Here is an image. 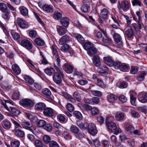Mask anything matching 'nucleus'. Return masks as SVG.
Returning a JSON list of instances; mask_svg holds the SVG:
<instances>
[{
    "label": "nucleus",
    "mask_w": 147,
    "mask_h": 147,
    "mask_svg": "<svg viewBox=\"0 0 147 147\" xmlns=\"http://www.w3.org/2000/svg\"><path fill=\"white\" fill-rule=\"evenodd\" d=\"M76 124L82 130L86 129L87 128L88 123L86 122L83 123L81 121L78 120L76 121Z\"/></svg>",
    "instance_id": "nucleus-19"
},
{
    "label": "nucleus",
    "mask_w": 147,
    "mask_h": 147,
    "mask_svg": "<svg viewBox=\"0 0 147 147\" xmlns=\"http://www.w3.org/2000/svg\"><path fill=\"white\" fill-rule=\"evenodd\" d=\"M103 61L105 63L110 66H113L114 61L111 57L108 56L103 58Z\"/></svg>",
    "instance_id": "nucleus-12"
},
{
    "label": "nucleus",
    "mask_w": 147,
    "mask_h": 147,
    "mask_svg": "<svg viewBox=\"0 0 147 147\" xmlns=\"http://www.w3.org/2000/svg\"><path fill=\"white\" fill-rule=\"evenodd\" d=\"M61 134H62V135L66 139H69L70 138L69 134L66 131H63V132L62 133H61Z\"/></svg>",
    "instance_id": "nucleus-60"
},
{
    "label": "nucleus",
    "mask_w": 147,
    "mask_h": 147,
    "mask_svg": "<svg viewBox=\"0 0 147 147\" xmlns=\"http://www.w3.org/2000/svg\"><path fill=\"white\" fill-rule=\"evenodd\" d=\"M108 101L110 103L114 102L117 98V96L113 94H110L107 96Z\"/></svg>",
    "instance_id": "nucleus-30"
},
{
    "label": "nucleus",
    "mask_w": 147,
    "mask_h": 147,
    "mask_svg": "<svg viewBox=\"0 0 147 147\" xmlns=\"http://www.w3.org/2000/svg\"><path fill=\"white\" fill-rule=\"evenodd\" d=\"M129 65L123 63L120 65L119 69L121 71L126 72L129 71Z\"/></svg>",
    "instance_id": "nucleus-26"
},
{
    "label": "nucleus",
    "mask_w": 147,
    "mask_h": 147,
    "mask_svg": "<svg viewBox=\"0 0 147 147\" xmlns=\"http://www.w3.org/2000/svg\"><path fill=\"white\" fill-rule=\"evenodd\" d=\"M64 69L66 73L68 74L71 73L73 70V67L67 63H65L64 65Z\"/></svg>",
    "instance_id": "nucleus-25"
},
{
    "label": "nucleus",
    "mask_w": 147,
    "mask_h": 147,
    "mask_svg": "<svg viewBox=\"0 0 147 147\" xmlns=\"http://www.w3.org/2000/svg\"><path fill=\"white\" fill-rule=\"evenodd\" d=\"M62 17V13H61L54 12L53 15V18L56 20H59Z\"/></svg>",
    "instance_id": "nucleus-47"
},
{
    "label": "nucleus",
    "mask_w": 147,
    "mask_h": 147,
    "mask_svg": "<svg viewBox=\"0 0 147 147\" xmlns=\"http://www.w3.org/2000/svg\"><path fill=\"white\" fill-rule=\"evenodd\" d=\"M100 16L104 19H107L108 16V12L106 9H103L100 13Z\"/></svg>",
    "instance_id": "nucleus-28"
},
{
    "label": "nucleus",
    "mask_w": 147,
    "mask_h": 147,
    "mask_svg": "<svg viewBox=\"0 0 147 147\" xmlns=\"http://www.w3.org/2000/svg\"><path fill=\"white\" fill-rule=\"evenodd\" d=\"M21 124L23 128L29 130L32 133L34 134V131L31 128L32 126V125L31 123L26 121H24L22 122Z\"/></svg>",
    "instance_id": "nucleus-10"
},
{
    "label": "nucleus",
    "mask_w": 147,
    "mask_h": 147,
    "mask_svg": "<svg viewBox=\"0 0 147 147\" xmlns=\"http://www.w3.org/2000/svg\"><path fill=\"white\" fill-rule=\"evenodd\" d=\"M73 35L74 37L76 38L80 43L83 42L84 40V38L80 34H78L74 33Z\"/></svg>",
    "instance_id": "nucleus-37"
},
{
    "label": "nucleus",
    "mask_w": 147,
    "mask_h": 147,
    "mask_svg": "<svg viewBox=\"0 0 147 147\" xmlns=\"http://www.w3.org/2000/svg\"><path fill=\"white\" fill-rule=\"evenodd\" d=\"M99 113V111L98 109L96 107H93L91 110V114L92 115H96Z\"/></svg>",
    "instance_id": "nucleus-62"
},
{
    "label": "nucleus",
    "mask_w": 147,
    "mask_h": 147,
    "mask_svg": "<svg viewBox=\"0 0 147 147\" xmlns=\"http://www.w3.org/2000/svg\"><path fill=\"white\" fill-rule=\"evenodd\" d=\"M53 109L51 108H45L43 110V113L46 116L52 117L53 116Z\"/></svg>",
    "instance_id": "nucleus-13"
},
{
    "label": "nucleus",
    "mask_w": 147,
    "mask_h": 147,
    "mask_svg": "<svg viewBox=\"0 0 147 147\" xmlns=\"http://www.w3.org/2000/svg\"><path fill=\"white\" fill-rule=\"evenodd\" d=\"M45 73L49 76L54 75L56 72L55 69L52 67H48L45 70Z\"/></svg>",
    "instance_id": "nucleus-24"
},
{
    "label": "nucleus",
    "mask_w": 147,
    "mask_h": 147,
    "mask_svg": "<svg viewBox=\"0 0 147 147\" xmlns=\"http://www.w3.org/2000/svg\"><path fill=\"white\" fill-rule=\"evenodd\" d=\"M42 92L45 95L49 96L51 94V92L49 89L45 88L43 89L42 91Z\"/></svg>",
    "instance_id": "nucleus-48"
},
{
    "label": "nucleus",
    "mask_w": 147,
    "mask_h": 147,
    "mask_svg": "<svg viewBox=\"0 0 147 147\" xmlns=\"http://www.w3.org/2000/svg\"><path fill=\"white\" fill-rule=\"evenodd\" d=\"M99 99L98 97H94L91 99L87 98L86 99V102L91 105L96 104L98 103Z\"/></svg>",
    "instance_id": "nucleus-17"
},
{
    "label": "nucleus",
    "mask_w": 147,
    "mask_h": 147,
    "mask_svg": "<svg viewBox=\"0 0 147 147\" xmlns=\"http://www.w3.org/2000/svg\"><path fill=\"white\" fill-rule=\"evenodd\" d=\"M21 14L23 16H26L28 15V9L24 6H21L19 7Z\"/></svg>",
    "instance_id": "nucleus-31"
},
{
    "label": "nucleus",
    "mask_w": 147,
    "mask_h": 147,
    "mask_svg": "<svg viewBox=\"0 0 147 147\" xmlns=\"http://www.w3.org/2000/svg\"><path fill=\"white\" fill-rule=\"evenodd\" d=\"M122 8L124 11H125L128 9L129 7L128 2L127 1H123L121 3Z\"/></svg>",
    "instance_id": "nucleus-36"
},
{
    "label": "nucleus",
    "mask_w": 147,
    "mask_h": 147,
    "mask_svg": "<svg viewBox=\"0 0 147 147\" xmlns=\"http://www.w3.org/2000/svg\"><path fill=\"white\" fill-rule=\"evenodd\" d=\"M20 143L18 141H15L11 142V146L12 147H19Z\"/></svg>",
    "instance_id": "nucleus-63"
},
{
    "label": "nucleus",
    "mask_w": 147,
    "mask_h": 147,
    "mask_svg": "<svg viewBox=\"0 0 147 147\" xmlns=\"http://www.w3.org/2000/svg\"><path fill=\"white\" fill-rule=\"evenodd\" d=\"M54 67L56 70V72L53 75V81L57 84H60L62 82V78L64 75L63 73L60 69V64L58 65L54 63Z\"/></svg>",
    "instance_id": "nucleus-1"
},
{
    "label": "nucleus",
    "mask_w": 147,
    "mask_h": 147,
    "mask_svg": "<svg viewBox=\"0 0 147 147\" xmlns=\"http://www.w3.org/2000/svg\"><path fill=\"white\" fill-rule=\"evenodd\" d=\"M17 22L19 27L22 28H27L28 27L27 22L22 18H18L17 19Z\"/></svg>",
    "instance_id": "nucleus-8"
},
{
    "label": "nucleus",
    "mask_w": 147,
    "mask_h": 147,
    "mask_svg": "<svg viewBox=\"0 0 147 147\" xmlns=\"http://www.w3.org/2000/svg\"><path fill=\"white\" fill-rule=\"evenodd\" d=\"M19 103L21 105L25 107H31L34 106L32 101L29 99H22L20 101Z\"/></svg>",
    "instance_id": "nucleus-5"
},
{
    "label": "nucleus",
    "mask_w": 147,
    "mask_h": 147,
    "mask_svg": "<svg viewBox=\"0 0 147 147\" xmlns=\"http://www.w3.org/2000/svg\"><path fill=\"white\" fill-rule=\"evenodd\" d=\"M45 105L43 102H39L35 106L36 109L39 110H42L44 109L46 107Z\"/></svg>",
    "instance_id": "nucleus-34"
},
{
    "label": "nucleus",
    "mask_w": 147,
    "mask_h": 147,
    "mask_svg": "<svg viewBox=\"0 0 147 147\" xmlns=\"http://www.w3.org/2000/svg\"><path fill=\"white\" fill-rule=\"evenodd\" d=\"M93 64L96 67H99L101 65L100 57L98 55L94 56L92 59Z\"/></svg>",
    "instance_id": "nucleus-15"
},
{
    "label": "nucleus",
    "mask_w": 147,
    "mask_h": 147,
    "mask_svg": "<svg viewBox=\"0 0 147 147\" xmlns=\"http://www.w3.org/2000/svg\"><path fill=\"white\" fill-rule=\"evenodd\" d=\"M34 41L37 45L39 46H43L45 44L44 41L43 40L41 39L40 38H36L35 39Z\"/></svg>",
    "instance_id": "nucleus-44"
},
{
    "label": "nucleus",
    "mask_w": 147,
    "mask_h": 147,
    "mask_svg": "<svg viewBox=\"0 0 147 147\" xmlns=\"http://www.w3.org/2000/svg\"><path fill=\"white\" fill-rule=\"evenodd\" d=\"M34 144L36 147H46L45 144L39 140H35Z\"/></svg>",
    "instance_id": "nucleus-40"
},
{
    "label": "nucleus",
    "mask_w": 147,
    "mask_h": 147,
    "mask_svg": "<svg viewBox=\"0 0 147 147\" xmlns=\"http://www.w3.org/2000/svg\"><path fill=\"white\" fill-rule=\"evenodd\" d=\"M74 114L76 117L79 119H81L82 118V116L80 112L78 111H75L73 112Z\"/></svg>",
    "instance_id": "nucleus-56"
},
{
    "label": "nucleus",
    "mask_w": 147,
    "mask_h": 147,
    "mask_svg": "<svg viewBox=\"0 0 147 147\" xmlns=\"http://www.w3.org/2000/svg\"><path fill=\"white\" fill-rule=\"evenodd\" d=\"M132 3L133 6L137 5L140 7L141 5V3L139 0H133Z\"/></svg>",
    "instance_id": "nucleus-59"
},
{
    "label": "nucleus",
    "mask_w": 147,
    "mask_h": 147,
    "mask_svg": "<svg viewBox=\"0 0 147 147\" xmlns=\"http://www.w3.org/2000/svg\"><path fill=\"white\" fill-rule=\"evenodd\" d=\"M125 130L127 132L132 133L134 130V127L130 124L126 123L124 125Z\"/></svg>",
    "instance_id": "nucleus-22"
},
{
    "label": "nucleus",
    "mask_w": 147,
    "mask_h": 147,
    "mask_svg": "<svg viewBox=\"0 0 147 147\" xmlns=\"http://www.w3.org/2000/svg\"><path fill=\"white\" fill-rule=\"evenodd\" d=\"M52 52L54 55V58L56 61L55 64L59 65L60 64L61 59L59 54V51L57 47L55 45H53L51 47Z\"/></svg>",
    "instance_id": "nucleus-4"
},
{
    "label": "nucleus",
    "mask_w": 147,
    "mask_h": 147,
    "mask_svg": "<svg viewBox=\"0 0 147 147\" xmlns=\"http://www.w3.org/2000/svg\"><path fill=\"white\" fill-rule=\"evenodd\" d=\"M138 99L139 101L142 103H145L147 102V93L141 92L138 95Z\"/></svg>",
    "instance_id": "nucleus-9"
},
{
    "label": "nucleus",
    "mask_w": 147,
    "mask_h": 147,
    "mask_svg": "<svg viewBox=\"0 0 147 147\" xmlns=\"http://www.w3.org/2000/svg\"><path fill=\"white\" fill-rule=\"evenodd\" d=\"M124 118V113H117L115 115V118L117 120L121 121L123 120Z\"/></svg>",
    "instance_id": "nucleus-33"
},
{
    "label": "nucleus",
    "mask_w": 147,
    "mask_h": 147,
    "mask_svg": "<svg viewBox=\"0 0 147 147\" xmlns=\"http://www.w3.org/2000/svg\"><path fill=\"white\" fill-rule=\"evenodd\" d=\"M12 69L13 72L17 74H19L21 73L20 69L18 65L16 64L12 65Z\"/></svg>",
    "instance_id": "nucleus-27"
},
{
    "label": "nucleus",
    "mask_w": 147,
    "mask_h": 147,
    "mask_svg": "<svg viewBox=\"0 0 147 147\" xmlns=\"http://www.w3.org/2000/svg\"><path fill=\"white\" fill-rule=\"evenodd\" d=\"M126 34L129 38H131L134 36L133 31L131 28L127 29L125 32Z\"/></svg>",
    "instance_id": "nucleus-46"
},
{
    "label": "nucleus",
    "mask_w": 147,
    "mask_h": 147,
    "mask_svg": "<svg viewBox=\"0 0 147 147\" xmlns=\"http://www.w3.org/2000/svg\"><path fill=\"white\" fill-rule=\"evenodd\" d=\"M67 109L69 112H72L74 110V106L71 103H68L66 105Z\"/></svg>",
    "instance_id": "nucleus-52"
},
{
    "label": "nucleus",
    "mask_w": 147,
    "mask_h": 147,
    "mask_svg": "<svg viewBox=\"0 0 147 147\" xmlns=\"http://www.w3.org/2000/svg\"><path fill=\"white\" fill-rule=\"evenodd\" d=\"M70 130L75 135L78 133L80 130L79 128L76 126L74 125H72L71 126Z\"/></svg>",
    "instance_id": "nucleus-45"
},
{
    "label": "nucleus",
    "mask_w": 147,
    "mask_h": 147,
    "mask_svg": "<svg viewBox=\"0 0 147 147\" xmlns=\"http://www.w3.org/2000/svg\"><path fill=\"white\" fill-rule=\"evenodd\" d=\"M94 87V86L92 85H91L90 86V91L92 94L95 96H101L102 95V92L100 91L95 90Z\"/></svg>",
    "instance_id": "nucleus-16"
},
{
    "label": "nucleus",
    "mask_w": 147,
    "mask_h": 147,
    "mask_svg": "<svg viewBox=\"0 0 147 147\" xmlns=\"http://www.w3.org/2000/svg\"><path fill=\"white\" fill-rule=\"evenodd\" d=\"M61 47L62 51L65 52H68L70 49V47L67 44L64 43Z\"/></svg>",
    "instance_id": "nucleus-41"
},
{
    "label": "nucleus",
    "mask_w": 147,
    "mask_h": 147,
    "mask_svg": "<svg viewBox=\"0 0 147 147\" xmlns=\"http://www.w3.org/2000/svg\"><path fill=\"white\" fill-rule=\"evenodd\" d=\"M88 54L90 56L96 54L97 52V51L96 48L93 47L87 51Z\"/></svg>",
    "instance_id": "nucleus-43"
},
{
    "label": "nucleus",
    "mask_w": 147,
    "mask_h": 147,
    "mask_svg": "<svg viewBox=\"0 0 147 147\" xmlns=\"http://www.w3.org/2000/svg\"><path fill=\"white\" fill-rule=\"evenodd\" d=\"M89 134L92 135H95L97 132L95 125L92 123L88 124L87 128Z\"/></svg>",
    "instance_id": "nucleus-6"
},
{
    "label": "nucleus",
    "mask_w": 147,
    "mask_h": 147,
    "mask_svg": "<svg viewBox=\"0 0 147 147\" xmlns=\"http://www.w3.org/2000/svg\"><path fill=\"white\" fill-rule=\"evenodd\" d=\"M53 125L54 127L58 129V130L56 131V134L58 135H60L61 133L63 132V127L56 122L53 123Z\"/></svg>",
    "instance_id": "nucleus-14"
},
{
    "label": "nucleus",
    "mask_w": 147,
    "mask_h": 147,
    "mask_svg": "<svg viewBox=\"0 0 147 147\" xmlns=\"http://www.w3.org/2000/svg\"><path fill=\"white\" fill-rule=\"evenodd\" d=\"M27 62L30 65L31 67L34 70H35L39 74H41V71L38 69H36L35 66V65L33 63L32 61L30 59H28L27 60Z\"/></svg>",
    "instance_id": "nucleus-35"
},
{
    "label": "nucleus",
    "mask_w": 147,
    "mask_h": 147,
    "mask_svg": "<svg viewBox=\"0 0 147 147\" xmlns=\"http://www.w3.org/2000/svg\"><path fill=\"white\" fill-rule=\"evenodd\" d=\"M113 37L116 43L118 44L119 46H121L122 45V42L121 41V38L120 35L118 34H116Z\"/></svg>",
    "instance_id": "nucleus-32"
},
{
    "label": "nucleus",
    "mask_w": 147,
    "mask_h": 147,
    "mask_svg": "<svg viewBox=\"0 0 147 147\" xmlns=\"http://www.w3.org/2000/svg\"><path fill=\"white\" fill-rule=\"evenodd\" d=\"M3 17L4 19L8 20L9 19V10H7L5 11H3Z\"/></svg>",
    "instance_id": "nucleus-55"
},
{
    "label": "nucleus",
    "mask_w": 147,
    "mask_h": 147,
    "mask_svg": "<svg viewBox=\"0 0 147 147\" xmlns=\"http://www.w3.org/2000/svg\"><path fill=\"white\" fill-rule=\"evenodd\" d=\"M40 56L42 57V60L41 61L39 62V63L40 64H47L48 63V62L46 58L45 57L44 55L41 51L40 52Z\"/></svg>",
    "instance_id": "nucleus-42"
},
{
    "label": "nucleus",
    "mask_w": 147,
    "mask_h": 147,
    "mask_svg": "<svg viewBox=\"0 0 147 147\" xmlns=\"http://www.w3.org/2000/svg\"><path fill=\"white\" fill-rule=\"evenodd\" d=\"M138 109L139 111L141 112L145 113L147 111V106H144L142 107H138Z\"/></svg>",
    "instance_id": "nucleus-64"
},
{
    "label": "nucleus",
    "mask_w": 147,
    "mask_h": 147,
    "mask_svg": "<svg viewBox=\"0 0 147 147\" xmlns=\"http://www.w3.org/2000/svg\"><path fill=\"white\" fill-rule=\"evenodd\" d=\"M5 102H2V105L4 108L8 111H11L13 114L16 116H17L21 112L18 109L12 107L13 105V102L9 100H5Z\"/></svg>",
    "instance_id": "nucleus-2"
},
{
    "label": "nucleus",
    "mask_w": 147,
    "mask_h": 147,
    "mask_svg": "<svg viewBox=\"0 0 147 147\" xmlns=\"http://www.w3.org/2000/svg\"><path fill=\"white\" fill-rule=\"evenodd\" d=\"M0 9L2 11L8 10L6 5L3 3H0Z\"/></svg>",
    "instance_id": "nucleus-61"
},
{
    "label": "nucleus",
    "mask_w": 147,
    "mask_h": 147,
    "mask_svg": "<svg viewBox=\"0 0 147 147\" xmlns=\"http://www.w3.org/2000/svg\"><path fill=\"white\" fill-rule=\"evenodd\" d=\"M43 9L44 11L48 13H52L53 11V9L51 5H45L43 6Z\"/></svg>",
    "instance_id": "nucleus-29"
},
{
    "label": "nucleus",
    "mask_w": 147,
    "mask_h": 147,
    "mask_svg": "<svg viewBox=\"0 0 147 147\" xmlns=\"http://www.w3.org/2000/svg\"><path fill=\"white\" fill-rule=\"evenodd\" d=\"M56 28L58 33L60 35H63L67 32V30L61 26L57 25L56 26Z\"/></svg>",
    "instance_id": "nucleus-18"
},
{
    "label": "nucleus",
    "mask_w": 147,
    "mask_h": 147,
    "mask_svg": "<svg viewBox=\"0 0 147 147\" xmlns=\"http://www.w3.org/2000/svg\"><path fill=\"white\" fill-rule=\"evenodd\" d=\"M93 47L94 46L93 44L90 42H87L85 43L83 45L84 48L85 49L87 50V51Z\"/></svg>",
    "instance_id": "nucleus-39"
},
{
    "label": "nucleus",
    "mask_w": 147,
    "mask_h": 147,
    "mask_svg": "<svg viewBox=\"0 0 147 147\" xmlns=\"http://www.w3.org/2000/svg\"><path fill=\"white\" fill-rule=\"evenodd\" d=\"M15 134L17 137L20 138H23L24 136L25 133L24 131L16 128Z\"/></svg>",
    "instance_id": "nucleus-23"
},
{
    "label": "nucleus",
    "mask_w": 147,
    "mask_h": 147,
    "mask_svg": "<svg viewBox=\"0 0 147 147\" xmlns=\"http://www.w3.org/2000/svg\"><path fill=\"white\" fill-rule=\"evenodd\" d=\"M43 140L44 142L46 144H49L51 141L50 137L47 135H45L43 137Z\"/></svg>",
    "instance_id": "nucleus-58"
},
{
    "label": "nucleus",
    "mask_w": 147,
    "mask_h": 147,
    "mask_svg": "<svg viewBox=\"0 0 147 147\" xmlns=\"http://www.w3.org/2000/svg\"><path fill=\"white\" fill-rule=\"evenodd\" d=\"M46 124V122L45 121L41 119L38 121L37 125L38 127H44Z\"/></svg>",
    "instance_id": "nucleus-50"
},
{
    "label": "nucleus",
    "mask_w": 147,
    "mask_h": 147,
    "mask_svg": "<svg viewBox=\"0 0 147 147\" xmlns=\"http://www.w3.org/2000/svg\"><path fill=\"white\" fill-rule=\"evenodd\" d=\"M21 45L28 50H30L32 48V44L28 40H22L21 42Z\"/></svg>",
    "instance_id": "nucleus-7"
},
{
    "label": "nucleus",
    "mask_w": 147,
    "mask_h": 147,
    "mask_svg": "<svg viewBox=\"0 0 147 147\" xmlns=\"http://www.w3.org/2000/svg\"><path fill=\"white\" fill-rule=\"evenodd\" d=\"M1 124L3 127L6 129L10 128L11 126L10 122L9 120L7 119L2 121Z\"/></svg>",
    "instance_id": "nucleus-20"
},
{
    "label": "nucleus",
    "mask_w": 147,
    "mask_h": 147,
    "mask_svg": "<svg viewBox=\"0 0 147 147\" xmlns=\"http://www.w3.org/2000/svg\"><path fill=\"white\" fill-rule=\"evenodd\" d=\"M146 74V72L144 71L140 73V74L138 76L137 80L138 81L143 80L144 78V76Z\"/></svg>",
    "instance_id": "nucleus-38"
},
{
    "label": "nucleus",
    "mask_w": 147,
    "mask_h": 147,
    "mask_svg": "<svg viewBox=\"0 0 147 147\" xmlns=\"http://www.w3.org/2000/svg\"><path fill=\"white\" fill-rule=\"evenodd\" d=\"M105 123L108 129L114 132L115 134H117L121 132V129L117 127L116 123L111 121L109 117L106 118Z\"/></svg>",
    "instance_id": "nucleus-3"
},
{
    "label": "nucleus",
    "mask_w": 147,
    "mask_h": 147,
    "mask_svg": "<svg viewBox=\"0 0 147 147\" xmlns=\"http://www.w3.org/2000/svg\"><path fill=\"white\" fill-rule=\"evenodd\" d=\"M49 146L50 147H59L57 143L54 141H50L49 144Z\"/></svg>",
    "instance_id": "nucleus-57"
},
{
    "label": "nucleus",
    "mask_w": 147,
    "mask_h": 147,
    "mask_svg": "<svg viewBox=\"0 0 147 147\" xmlns=\"http://www.w3.org/2000/svg\"><path fill=\"white\" fill-rule=\"evenodd\" d=\"M138 68L137 66H132L131 67L130 72L132 74H136L138 71Z\"/></svg>",
    "instance_id": "nucleus-54"
},
{
    "label": "nucleus",
    "mask_w": 147,
    "mask_h": 147,
    "mask_svg": "<svg viewBox=\"0 0 147 147\" xmlns=\"http://www.w3.org/2000/svg\"><path fill=\"white\" fill-rule=\"evenodd\" d=\"M60 22L63 26L67 27L69 25V20L67 17H63L61 19Z\"/></svg>",
    "instance_id": "nucleus-21"
},
{
    "label": "nucleus",
    "mask_w": 147,
    "mask_h": 147,
    "mask_svg": "<svg viewBox=\"0 0 147 147\" xmlns=\"http://www.w3.org/2000/svg\"><path fill=\"white\" fill-rule=\"evenodd\" d=\"M44 128L48 131L50 132L52 130V127L49 124H46L43 127Z\"/></svg>",
    "instance_id": "nucleus-53"
},
{
    "label": "nucleus",
    "mask_w": 147,
    "mask_h": 147,
    "mask_svg": "<svg viewBox=\"0 0 147 147\" xmlns=\"http://www.w3.org/2000/svg\"><path fill=\"white\" fill-rule=\"evenodd\" d=\"M20 94L18 90L14 91L13 95H12V98L13 100H17L19 98Z\"/></svg>",
    "instance_id": "nucleus-49"
},
{
    "label": "nucleus",
    "mask_w": 147,
    "mask_h": 147,
    "mask_svg": "<svg viewBox=\"0 0 147 147\" xmlns=\"http://www.w3.org/2000/svg\"><path fill=\"white\" fill-rule=\"evenodd\" d=\"M89 5H88L83 4L81 8V11L84 12H87L88 11V8L89 7Z\"/></svg>",
    "instance_id": "nucleus-51"
},
{
    "label": "nucleus",
    "mask_w": 147,
    "mask_h": 147,
    "mask_svg": "<svg viewBox=\"0 0 147 147\" xmlns=\"http://www.w3.org/2000/svg\"><path fill=\"white\" fill-rule=\"evenodd\" d=\"M71 41L70 37L67 35H65L60 39L59 41V44L60 45H63L65 43H68Z\"/></svg>",
    "instance_id": "nucleus-11"
}]
</instances>
